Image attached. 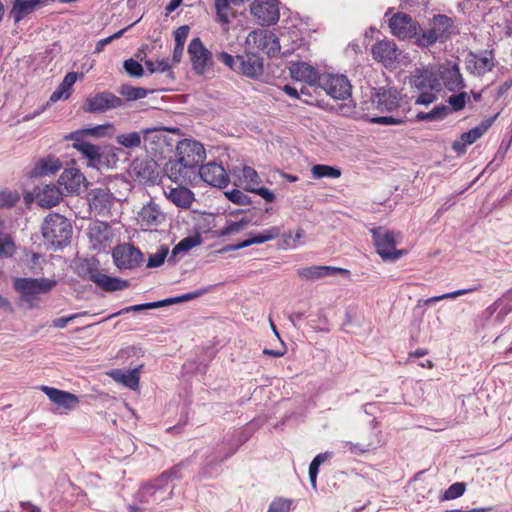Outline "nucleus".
Masks as SVG:
<instances>
[{"label":"nucleus","mask_w":512,"mask_h":512,"mask_svg":"<svg viewBox=\"0 0 512 512\" xmlns=\"http://www.w3.org/2000/svg\"><path fill=\"white\" fill-rule=\"evenodd\" d=\"M432 28L441 42L446 41L456 32L452 19L445 15L435 16L432 21Z\"/></svg>","instance_id":"4c0bfd02"},{"label":"nucleus","mask_w":512,"mask_h":512,"mask_svg":"<svg viewBox=\"0 0 512 512\" xmlns=\"http://www.w3.org/2000/svg\"><path fill=\"white\" fill-rule=\"evenodd\" d=\"M227 199L237 205H248L250 204V198L244 192L238 189H232L225 192Z\"/></svg>","instance_id":"13d9d810"},{"label":"nucleus","mask_w":512,"mask_h":512,"mask_svg":"<svg viewBox=\"0 0 512 512\" xmlns=\"http://www.w3.org/2000/svg\"><path fill=\"white\" fill-rule=\"evenodd\" d=\"M167 254H168V250L165 248H162V249L158 250L156 253L150 255L148 258L147 267L156 268V267L161 266L164 263Z\"/></svg>","instance_id":"69168bd1"},{"label":"nucleus","mask_w":512,"mask_h":512,"mask_svg":"<svg viewBox=\"0 0 512 512\" xmlns=\"http://www.w3.org/2000/svg\"><path fill=\"white\" fill-rule=\"evenodd\" d=\"M87 111L103 112L122 106V100L110 92H101L86 100Z\"/></svg>","instance_id":"b1692460"},{"label":"nucleus","mask_w":512,"mask_h":512,"mask_svg":"<svg viewBox=\"0 0 512 512\" xmlns=\"http://www.w3.org/2000/svg\"><path fill=\"white\" fill-rule=\"evenodd\" d=\"M164 194L169 201L182 209L190 208L195 200L194 193L182 184L174 188H167L164 190Z\"/></svg>","instance_id":"72a5a7b5"},{"label":"nucleus","mask_w":512,"mask_h":512,"mask_svg":"<svg viewBox=\"0 0 512 512\" xmlns=\"http://www.w3.org/2000/svg\"><path fill=\"white\" fill-rule=\"evenodd\" d=\"M114 126L110 123L97 125L91 128L77 130L76 132H82L81 138L84 139L85 136H90L94 138H102L105 136H112L114 133Z\"/></svg>","instance_id":"ea45409f"},{"label":"nucleus","mask_w":512,"mask_h":512,"mask_svg":"<svg viewBox=\"0 0 512 512\" xmlns=\"http://www.w3.org/2000/svg\"><path fill=\"white\" fill-rule=\"evenodd\" d=\"M284 29L293 41H305L315 29L310 24L309 18H302L298 14L291 15L286 19Z\"/></svg>","instance_id":"6ab92c4d"},{"label":"nucleus","mask_w":512,"mask_h":512,"mask_svg":"<svg viewBox=\"0 0 512 512\" xmlns=\"http://www.w3.org/2000/svg\"><path fill=\"white\" fill-rule=\"evenodd\" d=\"M233 175L236 178V184L245 191L259 195L268 203H272L275 200V194L261 186L262 180L254 168L243 166L240 169H234Z\"/></svg>","instance_id":"423d86ee"},{"label":"nucleus","mask_w":512,"mask_h":512,"mask_svg":"<svg viewBox=\"0 0 512 512\" xmlns=\"http://www.w3.org/2000/svg\"><path fill=\"white\" fill-rule=\"evenodd\" d=\"M210 290H211V287H205V288L198 289L196 291H193V292H190V293H186V294H183V295H180V296H177V297H172V298H168V299L162 300L161 302H163V306L164 305L181 303V302H186V301H190V300L196 299V298H198V297L208 293Z\"/></svg>","instance_id":"a18cd8bd"},{"label":"nucleus","mask_w":512,"mask_h":512,"mask_svg":"<svg viewBox=\"0 0 512 512\" xmlns=\"http://www.w3.org/2000/svg\"><path fill=\"white\" fill-rule=\"evenodd\" d=\"M48 0H14L10 16L14 23H19L37 9L47 6Z\"/></svg>","instance_id":"cd10ccee"},{"label":"nucleus","mask_w":512,"mask_h":512,"mask_svg":"<svg viewBox=\"0 0 512 512\" xmlns=\"http://www.w3.org/2000/svg\"><path fill=\"white\" fill-rule=\"evenodd\" d=\"M266 240L265 238L263 237V235L260 233L258 234H255L253 235L252 237L240 242V243H237V244H234V245H231L229 248H226L225 250L226 251H234V250H239V249H242V248H246L250 245H253V244H262V243H265Z\"/></svg>","instance_id":"bf43d9fd"},{"label":"nucleus","mask_w":512,"mask_h":512,"mask_svg":"<svg viewBox=\"0 0 512 512\" xmlns=\"http://www.w3.org/2000/svg\"><path fill=\"white\" fill-rule=\"evenodd\" d=\"M371 105L381 113L393 112L401 107V97L395 89H379L371 98Z\"/></svg>","instance_id":"dca6fc26"},{"label":"nucleus","mask_w":512,"mask_h":512,"mask_svg":"<svg viewBox=\"0 0 512 512\" xmlns=\"http://www.w3.org/2000/svg\"><path fill=\"white\" fill-rule=\"evenodd\" d=\"M56 285L55 280L41 278H17L14 281L16 291L21 295L29 307L37 305L38 296L48 293Z\"/></svg>","instance_id":"39448f33"},{"label":"nucleus","mask_w":512,"mask_h":512,"mask_svg":"<svg viewBox=\"0 0 512 512\" xmlns=\"http://www.w3.org/2000/svg\"><path fill=\"white\" fill-rule=\"evenodd\" d=\"M373 58L385 66L391 65L398 57L396 44L389 40L378 41L372 46Z\"/></svg>","instance_id":"c85d7f7f"},{"label":"nucleus","mask_w":512,"mask_h":512,"mask_svg":"<svg viewBox=\"0 0 512 512\" xmlns=\"http://www.w3.org/2000/svg\"><path fill=\"white\" fill-rule=\"evenodd\" d=\"M466 491V485L463 482H456L450 485L440 496V501H449L461 497Z\"/></svg>","instance_id":"de8ad7c7"},{"label":"nucleus","mask_w":512,"mask_h":512,"mask_svg":"<svg viewBox=\"0 0 512 512\" xmlns=\"http://www.w3.org/2000/svg\"><path fill=\"white\" fill-rule=\"evenodd\" d=\"M474 67L479 75L491 71L493 68L492 59L488 56L476 57Z\"/></svg>","instance_id":"e2e57ef3"},{"label":"nucleus","mask_w":512,"mask_h":512,"mask_svg":"<svg viewBox=\"0 0 512 512\" xmlns=\"http://www.w3.org/2000/svg\"><path fill=\"white\" fill-rule=\"evenodd\" d=\"M468 100L469 95L467 92H459L455 95H451L447 102L451 107L450 111H460L465 107Z\"/></svg>","instance_id":"603ef678"},{"label":"nucleus","mask_w":512,"mask_h":512,"mask_svg":"<svg viewBox=\"0 0 512 512\" xmlns=\"http://www.w3.org/2000/svg\"><path fill=\"white\" fill-rule=\"evenodd\" d=\"M40 390L47 395L51 402L65 412L75 409L79 404L78 396L70 392L49 386H41Z\"/></svg>","instance_id":"412c9836"},{"label":"nucleus","mask_w":512,"mask_h":512,"mask_svg":"<svg viewBox=\"0 0 512 512\" xmlns=\"http://www.w3.org/2000/svg\"><path fill=\"white\" fill-rule=\"evenodd\" d=\"M311 174L315 179L332 178L336 179L341 176V170L329 165H314L311 169Z\"/></svg>","instance_id":"a19ab883"},{"label":"nucleus","mask_w":512,"mask_h":512,"mask_svg":"<svg viewBox=\"0 0 512 512\" xmlns=\"http://www.w3.org/2000/svg\"><path fill=\"white\" fill-rule=\"evenodd\" d=\"M200 243L201 240L198 236L184 238L173 248V254L176 255L180 252H188Z\"/></svg>","instance_id":"864d4df0"},{"label":"nucleus","mask_w":512,"mask_h":512,"mask_svg":"<svg viewBox=\"0 0 512 512\" xmlns=\"http://www.w3.org/2000/svg\"><path fill=\"white\" fill-rule=\"evenodd\" d=\"M62 191L54 184L38 187L35 190V198L39 206L51 208L56 206L62 199Z\"/></svg>","instance_id":"2f4dec72"},{"label":"nucleus","mask_w":512,"mask_h":512,"mask_svg":"<svg viewBox=\"0 0 512 512\" xmlns=\"http://www.w3.org/2000/svg\"><path fill=\"white\" fill-rule=\"evenodd\" d=\"M495 117L486 119L478 126L472 128L468 132L463 133L459 139L455 140L452 148L455 152L462 154L466 151L467 146L476 142L492 125Z\"/></svg>","instance_id":"4be33fe9"},{"label":"nucleus","mask_w":512,"mask_h":512,"mask_svg":"<svg viewBox=\"0 0 512 512\" xmlns=\"http://www.w3.org/2000/svg\"><path fill=\"white\" fill-rule=\"evenodd\" d=\"M188 55L193 70L197 74H203L212 66V53L204 46L200 38L191 40L188 46Z\"/></svg>","instance_id":"2eb2a0df"},{"label":"nucleus","mask_w":512,"mask_h":512,"mask_svg":"<svg viewBox=\"0 0 512 512\" xmlns=\"http://www.w3.org/2000/svg\"><path fill=\"white\" fill-rule=\"evenodd\" d=\"M391 33L398 39L405 40L416 35V25L412 18L406 14H395L389 21Z\"/></svg>","instance_id":"5701e85b"},{"label":"nucleus","mask_w":512,"mask_h":512,"mask_svg":"<svg viewBox=\"0 0 512 512\" xmlns=\"http://www.w3.org/2000/svg\"><path fill=\"white\" fill-rule=\"evenodd\" d=\"M115 265L121 270H131L138 267L143 261L139 249L131 244L117 246L112 253Z\"/></svg>","instance_id":"ddd939ff"},{"label":"nucleus","mask_w":512,"mask_h":512,"mask_svg":"<svg viewBox=\"0 0 512 512\" xmlns=\"http://www.w3.org/2000/svg\"><path fill=\"white\" fill-rule=\"evenodd\" d=\"M164 221L165 214L154 202H149L144 205L137 215V223L145 230L153 229L161 225Z\"/></svg>","instance_id":"aec40b11"},{"label":"nucleus","mask_w":512,"mask_h":512,"mask_svg":"<svg viewBox=\"0 0 512 512\" xmlns=\"http://www.w3.org/2000/svg\"><path fill=\"white\" fill-rule=\"evenodd\" d=\"M125 71L133 77H140L143 75L144 70L142 65L134 59H128L124 62Z\"/></svg>","instance_id":"338daca9"},{"label":"nucleus","mask_w":512,"mask_h":512,"mask_svg":"<svg viewBox=\"0 0 512 512\" xmlns=\"http://www.w3.org/2000/svg\"><path fill=\"white\" fill-rule=\"evenodd\" d=\"M78 79L76 72H69L65 75L63 81L59 84L56 90L50 96V102H57L59 100H66L70 97L72 87Z\"/></svg>","instance_id":"58836bf2"},{"label":"nucleus","mask_w":512,"mask_h":512,"mask_svg":"<svg viewBox=\"0 0 512 512\" xmlns=\"http://www.w3.org/2000/svg\"><path fill=\"white\" fill-rule=\"evenodd\" d=\"M15 245L9 235L0 231V258L12 256Z\"/></svg>","instance_id":"5fc2aeb1"},{"label":"nucleus","mask_w":512,"mask_h":512,"mask_svg":"<svg viewBox=\"0 0 512 512\" xmlns=\"http://www.w3.org/2000/svg\"><path fill=\"white\" fill-rule=\"evenodd\" d=\"M303 237L304 230L301 228L294 231H288L282 235L281 247L283 249H295Z\"/></svg>","instance_id":"37998d69"},{"label":"nucleus","mask_w":512,"mask_h":512,"mask_svg":"<svg viewBox=\"0 0 512 512\" xmlns=\"http://www.w3.org/2000/svg\"><path fill=\"white\" fill-rule=\"evenodd\" d=\"M230 2L231 0H215L217 18L222 24H228L231 16H233V12L230 8Z\"/></svg>","instance_id":"c03bdc74"},{"label":"nucleus","mask_w":512,"mask_h":512,"mask_svg":"<svg viewBox=\"0 0 512 512\" xmlns=\"http://www.w3.org/2000/svg\"><path fill=\"white\" fill-rule=\"evenodd\" d=\"M250 13L256 22L262 26H271L280 18L279 0H253Z\"/></svg>","instance_id":"6e6552de"},{"label":"nucleus","mask_w":512,"mask_h":512,"mask_svg":"<svg viewBox=\"0 0 512 512\" xmlns=\"http://www.w3.org/2000/svg\"><path fill=\"white\" fill-rule=\"evenodd\" d=\"M371 233L376 251L384 261H396L407 254V250L396 248L402 242L401 232L376 227Z\"/></svg>","instance_id":"7ed1b4c3"},{"label":"nucleus","mask_w":512,"mask_h":512,"mask_svg":"<svg viewBox=\"0 0 512 512\" xmlns=\"http://www.w3.org/2000/svg\"><path fill=\"white\" fill-rule=\"evenodd\" d=\"M198 179L200 178L205 183L222 188L229 182L228 174L222 165L216 162H209L201 166L197 171Z\"/></svg>","instance_id":"f3484780"},{"label":"nucleus","mask_w":512,"mask_h":512,"mask_svg":"<svg viewBox=\"0 0 512 512\" xmlns=\"http://www.w3.org/2000/svg\"><path fill=\"white\" fill-rule=\"evenodd\" d=\"M88 236L93 248L105 247L111 238L110 228L104 222H95L90 225Z\"/></svg>","instance_id":"c9c22d12"},{"label":"nucleus","mask_w":512,"mask_h":512,"mask_svg":"<svg viewBox=\"0 0 512 512\" xmlns=\"http://www.w3.org/2000/svg\"><path fill=\"white\" fill-rule=\"evenodd\" d=\"M116 141L121 146L132 149L139 147L141 145L142 139L140 133L130 132L118 135L116 137Z\"/></svg>","instance_id":"49530a36"},{"label":"nucleus","mask_w":512,"mask_h":512,"mask_svg":"<svg viewBox=\"0 0 512 512\" xmlns=\"http://www.w3.org/2000/svg\"><path fill=\"white\" fill-rule=\"evenodd\" d=\"M62 168V162L55 156H47L39 159L31 172L34 177H42L55 174Z\"/></svg>","instance_id":"e433bc0d"},{"label":"nucleus","mask_w":512,"mask_h":512,"mask_svg":"<svg viewBox=\"0 0 512 512\" xmlns=\"http://www.w3.org/2000/svg\"><path fill=\"white\" fill-rule=\"evenodd\" d=\"M478 289L479 288L477 286H472L469 288L459 289V290H456L453 292L445 293V294H442L439 296H433V297H430L427 300H425V304H431V303L438 302L441 300H446V299H455L459 296H463V295L475 292Z\"/></svg>","instance_id":"09e8293b"},{"label":"nucleus","mask_w":512,"mask_h":512,"mask_svg":"<svg viewBox=\"0 0 512 512\" xmlns=\"http://www.w3.org/2000/svg\"><path fill=\"white\" fill-rule=\"evenodd\" d=\"M437 41H439V38L437 37L435 31L433 30V28L431 27L430 29L424 31L418 38H417V41L416 43L419 45V46H422V47H428L434 43H436Z\"/></svg>","instance_id":"680f3d73"},{"label":"nucleus","mask_w":512,"mask_h":512,"mask_svg":"<svg viewBox=\"0 0 512 512\" xmlns=\"http://www.w3.org/2000/svg\"><path fill=\"white\" fill-rule=\"evenodd\" d=\"M162 306H163V302H161V301L150 302V303H145V304H137V305L129 306V307H126V308L122 309L121 311L111 315L110 318L114 317V316H117V315H120V314H123V313H129L131 311H141V310H144V309H154V308H159V307H162Z\"/></svg>","instance_id":"0e129e2a"},{"label":"nucleus","mask_w":512,"mask_h":512,"mask_svg":"<svg viewBox=\"0 0 512 512\" xmlns=\"http://www.w3.org/2000/svg\"><path fill=\"white\" fill-rule=\"evenodd\" d=\"M369 122L379 125H400L404 123V116H378L369 118Z\"/></svg>","instance_id":"052dcab7"},{"label":"nucleus","mask_w":512,"mask_h":512,"mask_svg":"<svg viewBox=\"0 0 512 512\" xmlns=\"http://www.w3.org/2000/svg\"><path fill=\"white\" fill-rule=\"evenodd\" d=\"M142 365L132 370L113 369L107 373L114 381L123 384L124 386L136 390L139 387L140 370Z\"/></svg>","instance_id":"f704fd0d"},{"label":"nucleus","mask_w":512,"mask_h":512,"mask_svg":"<svg viewBox=\"0 0 512 512\" xmlns=\"http://www.w3.org/2000/svg\"><path fill=\"white\" fill-rule=\"evenodd\" d=\"M331 457V453L324 452L316 455L312 462L309 465V479L312 487L316 489V481L317 475L319 472V467L322 463H324L328 458Z\"/></svg>","instance_id":"79ce46f5"},{"label":"nucleus","mask_w":512,"mask_h":512,"mask_svg":"<svg viewBox=\"0 0 512 512\" xmlns=\"http://www.w3.org/2000/svg\"><path fill=\"white\" fill-rule=\"evenodd\" d=\"M112 200V194L106 188L92 189L88 194L89 206L97 214L108 211Z\"/></svg>","instance_id":"473e14b6"},{"label":"nucleus","mask_w":512,"mask_h":512,"mask_svg":"<svg viewBox=\"0 0 512 512\" xmlns=\"http://www.w3.org/2000/svg\"><path fill=\"white\" fill-rule=\"evenodd\" d=\"M298 275L308 281H313L325 277H333L339 274L349 276L350 272L347 269L335 266H320L314 265L304 267L298 270Z\"/></svg>","instance_id":"393cba45"},{"label":"nucleus","mask_w":512,"mask_h":512,"mask_svg":"<svg viewBox=\"0 0 512 512\" xmlns=\"http://www.w3.org/2000/svg\"><path fill=\"white\" fill-rule=\"evenodd\" d=\"M439 82L451 92L465 88L464 79L460 73L459 65L453 61H445L437 65Z\"/></svg>","instance_id":"4468645a"},{"label":"nucleus","mask_w":512,"mask_h":512,"mask_svg":"<svg viewBox=\"0 0 512 512\" xmlns=\"http://www.w3.org/2000/svg\"><path fill=\"white\" fill-rule=\"evenodd\" d=\"M130 176L141 184L153 183L157 178L155 163L146 160H135L129 169Z\"/></svg>","instance_id":"bb28decb"},{"label":"nucleus","mask_w":512,"mask_h":512,"mask_svg":"<svg viewBox=\"0 0 512 512\" xmlns=\"http://www.w3.org/2000/svg\"><path fill=\"white\" fill-rule=\"evenodd\" d=\"M177 158L185 163L186 166L197 171L198 165L206 158V151L200 142L184 139L177 145Z\"/></svg>","instance_id":"f8f14e48"},{"label":"nucleus","mask_w":512,"mask_h":512,"mask_svg":"<svg viewBox=\"0 0 512 512\" xmlns=\"http://www.w3.org/2000/svg\"><path fill=\"white\" fill-rule=\"evenodd\" d=\"M165 172L170 180L179 184H193L198 180L197 171L178 158L166 164Z\"/></svg>","instance_id":"a211bd4d"},{"label":"nucleus","mask_w":512,"mask_h":512,"mask_svg":"<svg viewBox=\"0 0 512 512\" xmlns=\"http://www.w3.org/2000/svg\"><path fill=\"white\" fill-rule=\"evenodd\" d=\"M217 59L230 70L249 78H258L264 71L262 57L246 46L242 55L232 56L226 52H219Z\"/></svg>","instance_id":"f257e3e1"},{"label":"nucleus","mask_w":512,"mask_h":512,"mask_svg":"<svg viewBox=\"0 0 512 512\" xmlns=\"http://www.w3.org/2000/svg\"><path fill=\"white\" fill-rule=\"evenodd\" d=\"M438 74L437 65H430L415 71L411 83L421 92L416 99V104L429 105L436 100L435 92L441 89Z\"/></svg>","instance_id":"f03ea898"},{"label":"nucleus","mask_w":512,"mask_h":512,"mask_svg":"<svg viewBox=\"0 0 512 512\" xmlns=\"http://www.w3.org/2000/svg\"><path fill=\"white\" fill-rule=\"evenodd\" d=\"M289 70L290 75L294 80L304 82L309 85L315 84L320 78L315 67L306 62H293L291 63Z\"/></svg>","instance_id":"c756f323"},{"label":"nucleus","mask_w":512,"mask_h":512,"mask_svg":"<svg viewBox=\"0 0 512 512\" xmlns=\"http://www.w3.org/2000/svg\"><path fill=\"white\" fill-rule=\"evenodd\" d=\"M20 199L16 191L5 190L0 192V207L10 208L14 206Z\"/></svg>","instance_id":"4d7b16f0"},{"label":"nucleus","mask_w":512,"mask_h":512,"mask_svg":"<svg viewBox=\"0 0 512 512\" xmlns=\"http://www.w3.org/2000/svg\"><path fill=\"white\" fill-rule=\"evenodd\" d=\"M89 279L105 291L123 290L129 285L126 280L108 276L96 269H90Z\"/></svg>","instance_id":"7c9ffc66"},{"label":"nucleus","mask_w":512,"mask_h":512,"mask_svg":"<svg viewBox=\"0 0 512 512\" xmlns=\"http://www.w3.org/2000/svg\"><path fill=\"white\" fill-rule=\"evenodd\" d=\"M120 94L127 100L143 99L147 96V90L141 87H134L130 85H123L120 89Z\"/></svg>","instance_id":"8fccbe9b"},{"label":"nucleus","mask_w":512,"mask_h":512,"mask_svg":"<svg viewBox=\"0 0 512 512\" xmlns=\"http://www.w3.org/2000/svg\"><path fill=\"white\" fill-rule=\"evenodd\" d=\"M59 184L64 187L67 194H79L86 186L84 175L77 168L65 169L59 177Z\"/></svg>","instance_id":"a878e982"},{"label":"nucleus","mask_w":512,"mask_h":512,"mask_svg":"<svg viewBox=\"0 0 512 512\" xmlns=\"http://www.w3.org/2000/svg\"><path fill=\"white\" fill-rule=\"evenodd\" d=\"M249 221L242 219L237 222H228L227 225L220 231V236L234 235L248 226Z\"/></svg>","instance_id":"6e6d98bb"},{"label":"nucleus","mask_w":512,"mask_h":512,"mask_svg":"<svg viewBox=\"0 0 512 512\" xmlns=\"http://www.w3.org/2000/svg\"><path fill=\"white\" fill-rule=\"evenodd\" d=\"M291 503L287 499L277 498L272 501L267 512H289Z\"/></svg>","instance_id":"774afa93"},{"label":"nucleus","mask_w":512,"mask_h":512,"mask_svg":"<svg viewBox=\"0 0 512 512\" xmlns=\"http://www.w3.org/2000/svg\"><path fill=\"white\" fill-rule=\"evenodd\" d=\"M145 66L151 73H163L171 69L172 63L169 58H163L156 61L149 59L145 61Z\"/></svg>","instance_id":"3c124183"},{"label":"nucleus","mask_w":512,"mask_h":512,"mask_svg":"<svg viewBox=\"0 0 512 512\" xmlns=\"http://www.w3.org/2000/svg\"><path fill=\"white\" fill-rule=\"evenodd\" d=\"M245 46L255 52L262 51L269 57H276L281 50L278 37L272 31L264 29L251 31L245 39Z\"/></svg>","instance_id":"0eeeda50"},{"label":"nucleus","mask_w":512,"mask_h":512,"mask_svg":"<svg viewBox=\"0 0 512 512\" xmlns=\"http://www.w3.org/2000/svg\"><path fill=\"white\" fill-rule=\"evenodd\" d=\"M172 496L169 477L162 475L155 483L144 485L137 493V499L142 504L162 501Z\"/></svg>","instance_id":"9b49d317"},{"label":"nucleus","mask_w":512,"mask_h":512,"mask_svg":"<svg viewBox=\"0 0 512 512\" xmlns=\"http://www.w3.org/2000/svg\"><path fill=\"white\" fill-rule=\"evenodd\" d=\"M82 132H72L65 137L73 141V147L77 149L87 160V166L101 169L105 165V156L98 145L91 144L81 138Z\"/></svg>","instance_id":"1a4fd4ad"},{"label":"nucleus","mask_w":512,"mask_h":512,"mask_svg":"<svg viewBox=\"0 0 512 512\" xmlns=\"http://www.w3.org/2000/svg\"><path fill=\"white\" fill-rule=\"evenodd\" d=\"M320 87L332 98L345 100L351 96L352 86L345 75L323 74L319 78Z\"/></svg>","instance_id":"9d476101"},{"label":"nucleus","mask_w":512,"mask_h":512,"mask_svg":"<svg viewBox=\"0 0 512 512\" xmlns=\"http://www.w3.org/2000/svg\"><path fill=\"white\" fill-rule=\"evenodd\" d=\"M43 237L55 248L67 245L72 235L70 222L59 214H50L42 225Z\"/></svg>","instance_id":"20e7f679"}]
</instances>
